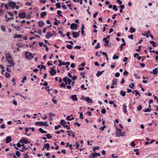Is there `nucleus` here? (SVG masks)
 I'll list each match as a JSON object with an SVG mask.
<instances>
[{
	"label": "nucleus",
	"instance_id": "0e129e2a",
	"mask_svg": "<svg viewBox=\"0 0 158 158\" xmlns=\"http://www.w3.org/2000/svg\"><path fill=\"white\" fill-rule=\"evenodd\" d=\"M74 125H77L78 127H79L80 126V124H79L78 122H75V123H74Z\"/></svg>",
	"mask_w": 158,
	"mask_h": 158
},
{
	"label": "nucleus",
	"instance_id": "0eeeda50",
	"mask_svg": "<svg viewBox=\"0 0 158 158\" xmlns=\"http://www.w3.org/2000/svg\"><path fill=\"white\" fill-rule=\"evenodd\" d=\"M77 26L76 23H73L71 24L70 26V28L71 29H77Z\"/></svg>",
	"mask_w": 158,
	"mask_h": 158
},
{
	"label": "nucleus",
	"instance_id": "7ed1b4c3",
	"mask_svg": "<svg viewBox=\"0 0 158 158\" xmlns=\"http://www.w3.org/2000/svg\"><path fill=\"white\" fill-rule=\"evenodd\" d=\"M50 69L51 70L49 71L50 75L51 76H53L56 74V70L53 68H50Z\"/></svg>",
	"mask_w": 158,
	"mask_h": 158
},
{
	"label": "nucleus",
	"instance_id": "2eb2a0df",
	"mask_svg": "<svg viewBox=\"0 0 158 158\" xmlns=\"http://www.w3.org/2000/svg\"><path fill=\"white\" fill-rule=\"evenodd\" d=\"M11 137L10 136H8L6 137V143H8L10 142L11 141Z\"/></svg>",
	"mask_w": 158,
	"mask_h": 158
},
{
	"label": "nucleus",
	"instance_id": "cd10ccee",
	"mask_svg": "<svg viewBox=\"0 0 158 158\" xmlns=\"http://www.w3.org/2000/svg\"><path fill=\"white\" fill-rule=\"evenodd\" d=\"M130 31L131 33H133L135 31V29L133 27L130 28Z\"/></svg>",
	"mask_w": 158,
	"mask_h": 158
},
{
	"label": "nucleus",
	"instance_id": "e2e57ef3",
	"mask_svg": "<svg viewBox=\"0 0 158 158\" xmlns=\"http://www.w3.org/2000/svg\"><path fill=\"white\" fill-rule=\"evenodd\" d=\"M26 5L30 6H32L31 3L29 2H27L26 3Z\"/></svg>",
	"mask_w": 158,
	"mask_h": 158
},
{
	"label": "nucleus",
	"instance_id": "aec40b11",
	"mask_svg": "<svg viewBox=\"0 0 158 158\" xmlns=\"http://www.w3.org/2000/svg\"><path fill=\"white\" fill-rule=\"evenodd\" d=\"M85 101H87L88 103H92V100L89 97H86L85 98Z\"/></svg>",
	"mask_w": 158,
	"mask_h": 158
},
{
	"label": "nucleus",
	"instance_id": "4be33fe9",
	"mask_svg": "<svg viewBox=\"0 0 158 158\" xmlns=\"http://www.w3.org/2000/svg\"><path fill=\"white\" fill-rule=\"evenodd\" d=\"M38 25L40 27H42L44 25V23L42 21H40L38 22Z\"/></svg>",
	"mask_w": 158,
	"mask_h": 158
},
{
	"label": "nucleus",
	"instance_id": "9b49d317",
	"mask_svg": "<svg viewBox=\"0 0 158 158\" xmlns=\"http://www.w3.org/2000/svg\"><path fill=\"white\" fill-rule=\"evenodd\" d=\"M150 73L153 74H157L158 73V68H156L153 70L152 71L150 72Z\"/></svg>",
	"mask_w": 158,
	"mask_h": 158
},
{
	"label": "nucleus",
	"instance_id": "bf43d9fd",
	"mask_svg": "<svg viewBox=\"0 0 158 158\" xmlns=\"http://www.w3.org/2000/svg\"><path fill=\"white\" fill-rule=\"evenodd\" d=\"M70 33L69 32H67L66 33V35L68 37L69 39H71V38L69 36Z\"/></svg>",
	"mask_w": 158,
	"mask_h": 158
},
{
	"label": "nucleus",
	"instance_id": "ea45409f",
	"mask_svg": "<svg viewBox=\"0 0 158 158\" xmlns=\"http://www.w3.org/2000/svg\"><path fill=\"white\" fill-rule=\"evenodd\" d=\"M62 64H63V65H69L70 64V63L69 62H63L62 63Z\"/></svg>",
	"mask_w": 158,
	"mask_h": 158
},
{
	"label": "nucleus",
	"instance_id": "6e6d98bb",
	"mask_svg": "<svg viewBox=\"0 0 158 158\" xmlns=\"http://www.w3.org/2000/svg\"><path fill=\"white\" fill-rule=\"evenodd\" d=\"M128 60V58L127 57H125L124 58L123 60V61L124 62H126V61H127Z\"/></svg>",
	"mask_w": 158,
	"mask_h": 158
},
{
	"label": "nucleus",
	"instance_id": "72a5a7b5",
	"mask_svg": "<svg viewBox=\"0 0 158 158\" xmlns=\"http://www.w3.org/2000/svg\"><path fill=\"white\" fill-rule=\"evenodd\" d=\"M56 6L57 8L60 9L61 7V6L60 5V2H58L56 4Z\"/></svg>",
	"mask_w": 158,
	"mask_h": 158
},
{
	"label": "nucleus",
	"instance_id": "a18cd8bd",
	"mask_svg": "<svg viewBox=\"0 0 158 158\" xmlns=\"http://www.w3.org/2000/svg\"><path fill=\"white\" fill-rule=\"evenodd\" d=\"M15 153L17 157L21 155V154H20L19 152L18 151H16Z\"/></svg>",
	"mask_w": 158,
	"mask_h": 158
},
{
	"label": "nucleus",
	"instance_id": "6e6552de",
	"mask_svg": "<svg viewBox=\"0 0 158 158\" xmlns=\"http://www.w3.org/2000/svg\"><path fill=\"white\" fill-rule=\"evenodd\" d=\"M20 142L22 143H24L26 144H27L29 143L30 142L27 140L26 139H20Z\"/></svg>",
	"mask_w": 158,
	"mask_h": 158
},
{
	"label": "nucleus",
	"instance_id": "412c9836",
	"mask_svg": "<svg viewBox=\"0 0 158 158\" xmlns=\"http://www.w3.org/2000/svg\"><path fill=\"white\" fill-rule=\"evenodd\" d=\"M6 57V60L7 59H10L11 58V56H10L9 52H8L5 54Z\"/></svg>",
	"mask_w": 158,
	"mask_h": 158
},
{
	"label": "nucleus",
	"instance_id": "052dcab7",
	"mask_svg": "<svg viewBox=\"0 0 158 158\" xmlns=\"http://www.w3.org/2000/svg\"><path fill=\"white\" fill-rule=\"evenodd\" d=\"M60 86L61 87H63L64 88L66 86L65 85V84L64 83H62L60 85Z\"/></svg>",
	"mask_w": 158,
	"mask_h": 158
},
{
	"label": "nucleus",
	"instance_id": "423d86ee",
	"mask_svg": "<svg viewBox=\"0 0 158 158\" xmlns=\"http://www.w3.org/2000/svg\"><path fill=\"white\" fill-rule=\"evenodd\" d=\"M124 132H117L116 133V135L117 137H119L120 136H124Z\"/></svg>",
	"mask_w": 158,
	"mask_h": 158
},
{
	"label": "nucleus",
	"instance_id": "37998d69",
	"mask_svg": "<svg viewBox=\"0 0 158 158\" xmlns=\"http://www.w3.org/2000/svg\"><path fill=\"white\" fill-rule=\"evenodd\" d=\"M118 58L119 57L115 55H114L113 57V59L114 60H116L118 59Z\"/></svg>",
	"mask_w": 158,
	"mask_h": 158
},
{
	"label": "nucleus",
	"instance_id": "58836bf2",
	"mask_svg": "<svg viewBox=\"0 0 158 158\" xmlns=\"http://www.w3.org/2000/svg\"><path fill=\"white\" fill-rule=\"evenodd\" d=\"M113 9L114 10H115L116 11H117L118 10V9L117 7V6L116 5H114L113 6Z\"/></svg>",
	"mask_w": 158,
	"mask_h": 158
},
{
	"label": "nucleus",
	"instance_id": "a878e982",
	"mask_svg": "<svg viewBox=\"0 0 158 158\" xmlns=\"http://www.w3.org/2000/svg\"><path fill=\"white\" fill-rule=\"evenodd\" d=\"M46 15L47 12H43L40 14L42 18H44Z\"/></svg>",
	"mask_w": 158,
	"mask_h": 158
},
{
	"label": "nucleus",
	"instance_id": "39448f33",
	"mask_svg": "<svg viewBox=\"0 0 158 158\" xmlns=\"http://www.w3.org/2000/svg\"><path fill=\"white\" fill-rule=\"evenodd\" d=\"M6 60L8 61V63L10 65L9 66L10 67L13 66L14 65V63L13 62L12 58L7 59Z\"/></svg>",
	"mask_w": 158,
	"mask_h": 158
},
{
	"label": "nucleus",
	"instance_id": "f3484780",
	"mask_svg": "<svg viewBox=\"0 0 158 158\" xmlns=\"http://www.w3.org/2000/svg\"><path fill=\"white\" fill-rule=\"evenodd\" d=\"M91 155H93V157H95L98 156H100V153L94 152V153H92Z\"/></svg>",
	"mask_w": 158,
	"mask_h": 158
},
{
	"label": "nucleus",
	"instance_id": "69168bd1",
	"mask_svg": "<svg viewBox=\"0 0 158 158\" xmlns=\"http://www.w3.org/2000/svg\"><path fill=\"white\" fill-rule=\"evenodd\" d=\"M117 2L118 3H119V5H121L122 4V2L120 0H117Z\"/></svg>",
	"mask_w": 158,
	"mask_h": 158
},
{
	"label": "nucleus",
	"instance_id": "4468645a",
	"mask_svg": "<svg viewBox=\"0 0 158 158\" xmlns=\"http://www.w3.org/2000/svg\"><path fill=\"white\" fill-rule=\"evenodd\" d=\"M103 41H105V44H104V46H107L108 47H110V46H109L108 44L109 42V40H108L106 39H105V38H104L103 39Z\"/></svg>",
	"mask_w": 158,
	"mask_h": 158
},
{
	"label": "nucleus",
	"instance_id": "473e14b6",
	"mask_svg": "<svg viewBox=\"0 0 158 158\" xmlns=\"http://www.w3.org/2000/svg\"><path fill=\"white\" fill-rule=\"evenodd\" d=\"M1 28L2 31H5L6 30V28L5 27L4 25H1Z\"/></svg>",
	"mask_w": 158,
	"mask_h": 158
},
{
	"label": "nucleus",
	"instance_id": "bb28decb",
	"mask_svg": "<svg viewBox=\"0 0 158 158\" xmlns=\"http://www.w3.org/2000/svg\"><path fill=\"white\" fill-rule=\"evenodd\" d=\"M117 80L115 78H114L112 80V85H117Z\"/></svg>",
	"mask_w": 158,
	"mask_h": 158
},
{
	"label": "nucleus",
	"instance_id": "6ab92c4d",
	"mask_svg": "<svg viewBox=\"0 0 158 158\" xmlns=\"http://www.w3.org/2000/svg\"><path fill=\"white\" fill-rule=\"evenodd\" d=\"M127 107V106L125 104H124L123 105V112L124 113H126L127 112L126 108Z\"/></svg>",
	"mask_w": 158,
	"mask_h": 158
},
{
	"label": "nucleus",
	"instance_id": "7c9ffc66",
	"mask_svg": "<svg viewBox=\"0 0 158 158\" xmlns=\"http://www.w3.org/2000/svg\"><path fill=\"white\" fill-rule=\"evenodd\" d=\"M126 92L125 91H123L121 90L120 91V94L122 96H125L126 95Z\"/></svg>",
	"mask_w": 158,
	"mask_h": 158
},
{
	"label": "nucleus",
	"instance_id": "c85d7f7f",
	"mask_svg": "<svg viewBox=\"0 0 158 158\" xmlns=\"http://www.w3.org/2000/svg\"><path fill=\"white\" fill-rule=\"evenodd\" d=\"M39 131H40L42 133H47V131L44 130L41 128L39 129Z\"/></svg>",
	"mask_w": 158,
	"mask_h": 158
},
{
	"label": "nucleus",
	"instance_id": "c9c22d12",
	"mask_svg": "<svg viewBox=\"0 0 158 158\" xmlns=\"http://www.w3.org/2000/svg\"><path fill=\"white\" fill-rule=\"evenodd\" d=\"M66 78H65L64 77L63 79V81L65 82V86L68 84V81L66 80Z\"/></svg>",
	"mask_w": 158,
	"mask_h": 158
},
{
	"label": "nucleus",
	"instance_id": "5fc2aeb1",
	"mask_svg": "<svg viewBox=\"0 0 158 158\" xmlns=\"http://www.w3.org/2000/svg\"><path fill=\"white\" fill-rule=\"evenodd\" d=\"M61 127V126L60 125H58L57 126H55V130H57L59 128Z\"/></svg>",
	"mask_w": 158,
	"mask_h": 158
},
{
	"label": "nucleus",
	"instance_id": "338daca9",
	"mask_svg": "<svg viewBox=\"0 0 158 158\" xmlns=\"http://www.w3.org/2000/svg\"><path fill=\"white\" fill-rule=\"evenodd\" d=\"M81 88L83 89L84 90H86L87 88H86L85 87V85H84L83 84L81 85Z\"/></svg>",
	"mask_w": 158,
	"mask_h": 158
},
{
	"label": "nucleus",
	"instance_id": "f03ea898",
	"mask_svg": "<svg viewBox=\"0 0 158 158\" xmlns=\"http://www.w3.org/2000/svg\"><path fill=\"white\" fill-rule=\"evenodd\" d=\"M35 124L39 126H44L47 127L48 126V124L47 123V122H37L35 123Z\"/></svg>",
	"mask_w": 158,
	"mask_h": 158
},
{
	"label": "nucleus",
	"instance_id": "20e7f679",
	"mask_svg": "<svg viewBox=\"0 0 158 158\" xmlns=\"http://www.w3.org/2000/svg\"><path fill=\"white\" fill-rule=\"evenodd\" d=\"M8 5L11 7L12 9H14L16 6V4L15 2H8Z\"/></svg>",
	"mask_w": 158,
	"mask_h": 158
},
{
	"label": "nucleus",
	"instance_id": "13d9d810",
	"mask_svg": "<svg viewBox=\"0 0 158 158\" xmlns=\"http://www.w3.org/2000/svg\"><path fill=\"white\" fill-rule=\"evenodd\" d=\"M134 86V83H132L131 85H129V86L131 88H133Z\"/></svg>",
	"mask_w": 158,
	"mask_h": 158
},
{
	"label": "nucleus",
	"instance_id": "f8f14e48",
	"mask_svg": "<svg viewBox=\"0 0 158 158\" xmlns=\"http://www.w3.org/2000/svg\"><path fill=\"white\" fill-rule=\"evenodd\" d=\"M72 35L74 38H77L79 36V34L77 32L73 31L72 33Z\"/></svg>",
	"mask_w": 158,
	"mask_h": 158
},
{
	"label": "nucleus",
	"instance_id": "a211bd4d",
	"mask_svg": "<svg viewBox=\"0 0 158 158\" xmlns=\"http://www.w3.org/2000/svg\"><path fill=\"white\" fill-rule=\"evenodd\" d=\"M66 123H67L68 124H70V123L69 122H66L64 120H61L60 124L63 126Z\"/></svg>",
	"mask_w": 158,
	"mask_h": 158
},
{
	"label": "nucleus",
	"instance_id": "603ef678",
	"mask_svg": "<svg viewBox=\"0 0 158 158\" xmlns=\"http://www.w3.org/2000/svg\"><path fill=\"white\" fill-rule=\"evenodd\" d=\"M52 102L54 104H56L57 103V101L56 99H55L54 98H52Z\"/></svg>",
	"mask_w": 158,
	"mask_h": 158
},
{
	"label": "nucleus",
	"instance_id": "680f3d73",
	"mask_svg": "<svg viewBox=\"0 0 158 158\" xmlns=\"http://www.w3.org/2000/svg\"><path fill=\"white\" fill-rule=\"evenodd\" d=\"M84 73H80L81 75V76L83 78H85V76L84 75Z\"/></svg>",
	"mask_w": 158,
	"mask_h": 158
},
{
	"label": "nucleus",
	"instance_id": "e433bc0d",
	"mask_svg": "<svg viewBox=\"0 0 158 158\" xmlns=\"http://www.w3.org/2000/svg\"><path fill=\"white\" fill-rule=\"evenodd\" d=\"M150 43L152 45L153 47H156V43L154 41H150Z\"/></svg>",
	"mask_w": 158,
	"mask_h": 158
},
{
	"label": "nucleus",
	"instance_id": "8fccbe9b",
	"mask_svg": "<svg viewBox=\"0 0 158 158\" xmlns=\"http://www.w3.org/2000/svg\"><path fill=\"white\" fill-rule=\"evenodd\" d=\"M142 107L141 105H139L138 107H137V109L138 111H140L142 110Z\"/></svg>",
	"mask_w": 158,
	"mask_h": 158
},
{
	"label": "nucleus",
	"instance_id": "3c124183",
	"mask_svg": "<svg viewBox=\"0 0 158 158\" xmlns=\"http://www.w3.org/2000/svg\"><path fill=\"white\" fill-rule=\"evenodd\" d=\"M135 92L136 96H137L138 95H139L140 96L139 93L138 91L136 90H135Z\"/></svg>",
	"mask_w": 158,
	"mask_h": 158
},
{
	"label": "nucleus",
	"instance_id": "393cba45",
	"mask_svg": "<svg viewBox=\"0 0 158 158\" xmlns=\"http://www.w3.org/2000/svg\"><path fill=\"white\" fill-rule=\"evenodd\" d=\"M44 147L45 148L47 149V150H48L50 148L49 144L48 143H47L44 144Z\"/></svg>",
	"mask_w": 158,
	"mask_h": 158
},
{
	"label": "nucleus",
	"instance_id": "b1692460",
	"mask_svg": "<svg viewBox=\"0 0 158 158\" xmlns=\"http://www.w3.org/2000/svg\"><path fill=\"white\" fill-rule=\"evenodd\" d=\"M65 78H66V80L68 83V84H70L72 82V80L70 79L68 77H64Z\"/></svg>",
	"mask_w": 158,
	"mask_h": 158
},
{
	"label": "nucleus",
	"instance_id": "1a4fd4ad",
	"mask_svg": "<svg viewBox=\"0 0 158 158\" xmlns=\"http://www.w3.org/2000/svg\"><path fill=\"white\" fill-rule=\"evenodd\" d=\"M53 36L52 34L50 33L49 31L47 32V34L45 35L46 38L47 39H49L50 37Z\"/></svg>",
	"mask_w": 158,
	"mask_h": 158
},
{
	"label": "nucleus",
	"instance_id": "5701e85b",
	"mask_svg": "<svg viewBox=\"0 0 158 158\" xmlns=\"http://www.w3.org/2000/svg\"><path fill=\"white\" fill-rule=\"evenodd\" d=\"M15 36L13 37V38L15 39L16 38H21L22 37V36L21 35L15 34Z\"/></svg>",
	"mask_w": 158,
	"mask_h": 158
},
{
	"label": "nucleus",
	"instance_id": "49530a36",
	"mask_svg": "<svg viewBox=\"0 0 158 158\" xmlns=\"http://www.w3.org/2000/svg\"><path fill=\"white\" fill-rule=\"evenodd\" d=\"M67 47L69 49H71L73 47L71 45H68L67 46Z\"/></svg>",
	"mask_w": 158,
	"mask_h": 158
},
{
	"label": "nucleus",
	"instance_id": "dca6fc26",
	"mask_svg": "<svg viewBox=\"0 0 158 158\" xmlns=\"http://www.w3.org/2000/svg\"><path fill=\"white\" fill-rule=\"evenodd\" d=\"M71 98L74 101H77L78 100L76 95H74L71 96Z\"/></svg>",
	"mask_w": 158,
	"mask_h": 158
},
{
	"label": "nucleus",
	"instance_id": "ddd939ff",
	"mask_svg": "<svg viewBox=\"0 0 158 158\" xmlns=\"http://www.w3.org/2000/svg\"><path fill=\"white\" fill-rule=\"evenodd\" d=\"M122 41L123 42V43L120 46V50L121 51L123 49V47H122V46H125L126 45V44L125 43V40L123 38L122 39Z\"/></svg>",
	"mask_w": 158,
	"mask_h": 158
},
{
	"label": "nucleus",
	"instance_id": "a19ab883",
	"mask_svg": "<svg viewBox=\"0 0 158 158\" xmlns=\"http://www.w3.org/2000/svg\"><path fill=\"white\" fill-rule=\"evenodd\" d=\"M29 129H30L29 128H28V127H27L25 128V134H26L27 136H29V135L27 133Z\"/></svg>",
	"mask_w": 158,
	"mask_h": 158
},
{
	"label": "nucleus",
	"instance_id": "9d476101",
	"mask_svg": "<svg viewBox=\"0 0 158 158\" xmlns=\"http://www.w3.org/2000/svg\"><path fill=\"white\" fill-rule=\"evenodd\" d=\"M19 17L20 18H24L26 17V14L24 13H22L19 15Z\"/></svg>",
	"mask_w": 158,
	"mask_h": 158
},
{
	"label": "nucleus",
	"instance_id": "de8ad7c7",
	"mask_svg": "<svg viewBox=\"0 0 158 158\" xmlns=\"http://www.w3.org/2000/svg\"><path fill=\"white\" fill-rule=\"evenodd\" d=\"M99 149V147L98 146H97L96 147H95L93 148V150L94 152H95L96 150V149Z\"/></svg>",
	"mask_w": 158,
	"mask_h": 158
},
{
	"label": "nucleus",
	"instance_id": "c756f323",
	"mask_svg": "<svg viewBox=\"0 0 158 158\" xmlns=\"http://www.w3.org/2000/svg\"><path fill=\"white\" fill-rule=\"evenodd\" d=\"M71 116H72V115H69V116H67V118L66 119V120H68L70 121V120H72L74 119V118H70V117Z\"/></svg>",
	"mask_w": 158,
	"mask_h": 158
},
{
	"label": "nucleus",
	"instance_id": "2f4dec72",
	"mask_svg": "<svg viewBox=\"0 0 158 158\" xmlns=\"http://www.w3.org/2000/svg\"><path fill=\"white\" fill-rule=\"evenodd\" d=\"M5 76L6 78H9L10 77V73L6 72L5 74Z\"/></svg>",
	"mask_w": 158,
	"mask_h": 158
},
{
	"label": "nucleus",
	"instance_id": "4c0bfd02",
	"mask_svg": "<svg viewBox=\"0 0 158 158\" xmlns=\"http://www.w3.org/2000/svg\"><path fill=\"white\" fill-rule=\"evenodd\" d=\"M102 74L101 73V72L100 71H98V72L96 74V76L97 77H99Z\"/></svg>",
	"mask_w": 158,
	"mask_h": 158
},
{
	"label": "nucleus",
	"instance_id": "4d7b16f0",
	"mask_svg": "<svg viewBox=\"0 0 158 158\" xmlns=\"http://www.w3.org/2000/svg\"><path fill=\"white\" fill-rule=\"evenodd\" d=\"M46 136L48 139H51L52 138V136L50 135L49 134L46 135Z\"/></svg>",
	"mask_w": 158,
	"mask_h": 158
},
{
	"label": "nucleus",
	"instance_id": "864d4df0",
	"mask_svg": "<svg viewBox=\"0 0 158 158\" xmlns=\"http://www.w3.org/2000/svg\"><path fill=\"white\" fill-rule=\"evenodd\" d=\"M79 117H80V118H81V119H83V114H82V112H81V113H80V115Z\"/></svg>",
	"mask_w": 158,
	"mask_h": 158
},
{
	"label": "nucleus",
	"instance_id": "c03bdc74",
	"mask_svg": "<svg viewBox=\"0 0 158 158\" xmlns=\"http://www.w3.org/2000/svg\"><path fill=\"white\" fill-rule=\"evenodd\" d=\"M14 28L16 29V30H17V31H19V30L20 29V28L18 26H15L14 27Z\"/></svg>",
	"mask_w": 158,
	"mask_h": 158
},
{
	"label": "nucleus",
	"instance_id": "f257e3e1",
	"mask_svg": "<svg viewBox=\"0 0 158 158\" xmlns=\"http://www.w3.org/2000/svg\"><path fill=\"white\" fill-rule=\"evenodd\" d=\"M35 56L34 54H32L29 52H27L25 53V57L28 60H30L33 58Z\"/></svg>",
	"mask_w": 158,
	"mask_h": 158
},
{
	"label": "nucleus",
	"instance_id": "f704fd0d",
	"mask_svg": "<svg viewBox=\"0 0 158 158\" xmlns=\"http://www.w3.org/2000/svg\"><path fill=\"white\" fill-rule=\"evenodd\" d=\"M151 110L149 108L145 109L143 110V111L144 112H150Z\"/></svg>",
	"mask_w": 158,
	"mask_h": 158
},
{
	"label": "nucleus",
	"instance_id": "774afa93",
	"mask_svg": "<svg viewBox=\"0 0 158 158\" xmlns=\"http://www.w3.org/2000/svg\"><path fill=\"white\" fill-rule=\"evenodd\" d=\"M27 79V77L26 76H25L23 78V80L22 81V82L23 83L25 80Z\"/></svg>",
	"mask_w": 158,
	"mask_h": 158
},
{
	"label": "nucleus",
	"instance_id": "09e8293b",
	"mask_svg": "<svg viewBox=\"0 0 158 158\" xmlns=\"http://www.w3.org/2000/svg\"><path fill=\"white\" fill-rule=\"evenodd\" d=\"M106 111L105 109H103L101 110V113L103 114H105L106 113Z\"/></svg>",
	"mask_w": 158,
	"mask_h": 158
},
{
	"label": "nucleus",
	"instance_id": "79ce46f5",
	"mask_svg": "<svg viewBox=\"0 0 158 158\" xmlns=\"http://www.w3.org/2000/svg\"><path fill=\"white\" fill-rule=\"evenodd\" d=\"M100 44L99 43H98L97 44V45L95 47V49H98L99 48H100Z\"/></svg>",
	"mask_w": 158,
	"mask_h": 158
}]
</instances>
